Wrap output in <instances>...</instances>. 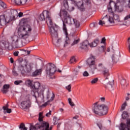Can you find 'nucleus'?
<instances>
[{
	"label": "nucleus",
	"mask_w": 130,
	"mask_h": 130,
	"mask_svg": "<svg viewBox=\"0 0 130 130\" xmlns=\"http://www.w3.org/2000/svg\"><path fill=\"white\" fill-rule=\"evenodd\" d=\"M31 32H32V27L31 26L26 25L19 27L18 33L20 38L26 40L31 35Z\"/></svg>",
	"instance_id": "nucleus-7"
},
{
	"label": "nucleus",
	"mask_w": 130,
	"mask_h": 130,
	"mask_svg": "<svg viewBox=\"0 0 130 130\" xmlns=\"http://www.w3.org/2000/svg\"><path fill=\"white\" fill-rule=\"evenodd\" d=\"M10 62H11V63H14V59L13 58H10Z\"/></svg>",
	"instance_id": "nucleus-57"
},
{
	"label": "nucleus",
	"mask_w": 130,
	"mask_h": 130,
	"mask_svg": "<svg viewBox=\"0 0 130 130\" xmlns=\"http://www.w3.org/2000/svg\"><path fill=\"white\" fill-rule=\"evenodd\" d=\"M92 110L94 114L102 116L107 114L108 106L105 104H98V102H96L93 104Z\"/></svg>",
	"instance_id": "nucleus-4"
},
{
	"label": "nucleus",
	"mask_w": 130,
	"mask_h": 130,
	"mask_svg": "<svg viewBox=\"0 0 130 130\" xmlns=\"http://www.w3.org/2000/svg\"><path fill=\"white\" fill-rule=\"evenodd\" d=\"M4 109V113H11L12 112V109H6V107H3Z\"/></svg>",
	"instance_id": "nucleus-31"
},
{
	"label": "nucleus",
	"mask_w": 130,
	"mask_h": 130,
	"mask_svg": "<svg viewBox=\"0 0 130 130\" xmlns=\"http://www.w3.org/2000/svg\"><path fill=\"white\" fill-rule=\"evenodd\" d=\"M31 90L36 100H37V98H41L42 100L44 99V95H43L44 87L43 86H40V83L38 82H35L32 85Z\"/></svg>",
	"instance_id": "nucleus-6"
},
{
	"label": "nucleus",
	"mask_w": 130,
	"mask_h": 130,
	"mask_svg": "<svg viewBox=\"0 0 130 130\" xmlns=\"http://www.w3.org/2000/svg\"><path fill=\"white\" fill-rule=\"evenodd\" d=\"M66 89L68 90L69 92H71V89H72V86L71 85H69V86L66 87Z\"/></svg>",
	"instance_id": "nucleus-50"
},
{
	"label": "nucleus",
	"mask_w": 130,
	"mask_h": 130,
	"mask_svg": "<svg viewBox=\"0 0 130 130\" xmlns=\"http://www.w3.org/2000/svg\"><path fill=\"white\" fill-rule=\"evenodd\" d=\"M51 115V111H50L48 113L46 114L47 117H49Z\"/></svg>",
	"instance_id": "nucleus-51"
},
{
	"label": "nucleus",
	"mask_w": 130,
	"mask_h": 130,
	"mask_svg": "<svg viewBox=\"0 0 130 130\" xmlns=\"http://www.w3.org/2000/svg\"><path fill=\"white\" fill-rule=\"evenodd\" d=\"M128 7L130 8V0L129 1Z\"/></svg>",
	"instance_id": "nucleus-63"
},
{
	"label": "nucleus",
	"mask_w": 130,
	"mask_h": 130,
	"mask_svg": "<svg viewBox=\"0 0 130 130\" xmlns=\"http://www.w3.org/2000/svg\"><path fill=\"white\" fill-rule=\"evenodd\" d=\"M129 40H130V37L128 38V39H127V42L128 43V50L129 52H130V42H129Z\"/></svg>",
	"instance_id": "nucleus-47"
},
{
	"label": "nucleus",
	"mask_w": 130,
	"mask_h": 130,
	"mask_svg": "<svg viewBox=\"0 0 130 130\" xmlns=\"http://www.w3.org/2000/svg\"><path fill=\"white\" fill-rule=\"evenodd\" d=\"M22 82V80H16L14 82V84L15 85H20Z\"/></svg>",
	"instance_id": "nucleus-44"
},
{
	"label": "nucleus",
	"mask_w": 130,
	"mask_h": 130,
	"mask_svg": "<svg viewBox=\"0 0 130 130\" xmlns=\"http://www.w3.org/2000/svg\"><path fill=\"white\" fill-rule=\"evenodd\" d=\"M100 101L102 103L105 102V97H102L100 99Z\"/></svg>",
	"instance_id": "nucleus-49"
},
{
	"label": "nucleus",
	"mask_w": 130,
	"mask_h": 130,
	"mask_svg": "<svg viewBox=\"0 0 130 130\" xmlns=\"http://www.w3.org/2000/svg\"><path fill=\"white\" fill-rule=\"evenodd\" d=\"M47 103H45L42 105V106L45 107V106H47Z\"/></svg>",
	"instance_id": "nucleus-58"
},
{
	"label": "nucleus",
	"mask_w": 130,
	"mask_h": 130,
	"mask_svg": "<svg viewBox=\"0 0 130 130\" xmlns=\"http://www.w3.org/2000/svg\"><path fill=\"white\" fill-rule=\"evenodd\" d=\"M128 19H130V14L124 17V21H126V20H128Z\"/></svg>",
	"instance_id": "nucleus-48"
},
{
	"label": "nucleus",
	"mask_w": 130,
	"mask_h": 130,
	"mask_svg": "<svg viewBox=\"0 0 130 130\" xmlns=\"http://www.w3.org/2000/svg\"><path fill=\"white\" fill-rule=\"evenodd\" d=\"M40 20L41 21H45L46 20V22L49 28V32L51 34L53 43L55 44L56 46H63V47H68V45L71 44V40L68 37L69 34H68V30L67 29V25L63 21V30L65 33L66 38L62 39V38H60L57 39L58 37V34L57 31L58 30V26L55 24L52 23V19L50 16V13L47 10H44L42 14H40Z\"/></svg>",
	"instance_id": "nucleus-1"
},
{
	"label": "nucleus",
	"mask_w": 130,
	"mask_h": 130,
	"mask_svg": "<svg viewBox=\"0 0 130 130\" xmlns=\"http://www.w3.org/2000/svg\"><path fill=\"white\" fill-rule=\"evenodd\" d=\"M19 128L20 130H27V128L25 126V124L21 123L19 125Z\"/></svg>",
	"instance_id": "nucleus-30"
},
{
	"label": "nucleus",
	"mask_w": 130,
	"mask_h": 130,
	"mask_svg": "<svg viewBox=\"0 0 130 130\" xmlns=\"http://www.w3.org/2000/svg\"><path fill=\"white\" fill-rule=\"evenodd\" d=\"M130 99V93H126V95L125 96V101H128Z\"/></svg>",
	"instance_id": "nucleus-41"
},
{
	"label": "nucleus",
	"mask_w": 130,
	"mask_h": 130,
	"mask_svg": "<svg viewBox=\"0 0 130 130\" xmlns=\"http://www.w3.org/2000/svg\"><path fill=\"white\" fill-rule=\"evenodd\" d=\"M107 51L108 52H109V51H110V48H108L107 50Z\"/></svg>",
	"instance_id": "nucleus-61"
},
{
	"label": "nucleus",
	"mask_w": 130,
	"mask_h": 130,
	"mask_svg": "<svg viewBox=\"0 0 130 130\" xmlns=\"http://www.w3.org/2000/svg\"><path fill=\"white\" fill-rule=\"evenodd\" d=\"M120 57V52H118L117 54H114L112 56V60L113 62H117L118 59Z\"/></svg>",
	"instance_id": "nucleus-17"
},
{
	"label": "nucleus",
	"mask_w": 130,
	"mask_h": 130,
	"mask_svg": "<svg viewBox=\"0 0 130 130\" xmlns=\"http://www.w3.org/2000/svg\"><path fill=\"white\" fill-rule=\"evenodd\" d=\"M97 26V23H92L90 24V27L91 28H95V27H96Z\"/></svg>",
	"instance_id": "nucleus-43"
},
{
	"label": "nucleus",
	"mask_w": 130,
	"mask_h": 130,
	"mask_svg": "<svg viewBox=\"0 0 130 130\" xmlns=\"http://www.w3.org/2000/svg\"><path fill=\"white\" fill-rule=\"evenodd\" d=\"M73 73L75 74V75H78L79 73H80V70L78 69H76L74 71Z\"/></svg>",
	"instance_id": "nucleus-45"
},
{
	"label": "nucleus",
	"mask_w": 130,
	"mask_h": 130,
	"mask_svg": "<svg viewBox=\"0 0 130 130\" xmlns=\"http://www.w3.org/2000/svg\"><path fill=\"white\" fill-rule=\"evenodd\" d=\"M30 51H27V54H30Z\"/></svg>",
	"instance_id": "nucleus-62"
},
{
	"label": "nucleus",
	"mask_w": 130,
	"mask_h": 130,
	"mask_svg": "<svg viewBox=\"0 0 130 130\" xmlns=\"http://www.w3.org/2000/svg\"><path fill=\"white\" fill-rule=\"evenodd\" d=\"M127 117H128V113H127V112H123L122 114V118H123V119H125Z\"/></svg>",
	"instance_id": "nucleus-29"
},
{
	"label": "nucleus",
	"mask_w": 130,
	"mask_h": 130,
	"mask_svg": "<svg viewBox=\"0 0 130 130\" xmlns=\"http://www.w3.org/2000/svg\"><path fill=\"white\" fill-rule=\"evenodd\" d=\"M114 85V83L113 81L109 82L108 83L105 85V88L107 90H109V91H113L114 90V87H113Z\"/></svg>",
	"instance_id": "nucleus-16"
},
{
	"label": "nucleus",
	"mask_w": 130,
	"mask_h": 130,
	"mask_svg": "<svg viewBox=\"0 0 130 130\" xmlns=\"http://www.w3.org/2000/svg\"><path fill=\"white\" fill-rule=\"evenodd\" d=\"M18 16H19V17H22V16H23V13L20 12L19 14H18V12H17V16H15V20H16V17H18Z\"/></svg>",
	"instance_id": "nucleus-52"
},
{
	"label": "nucleus",
	"mask_w": 130,
	"mask_h": 130,
	"mask_svg": "<svg viewBox=\"0 0 130 130\" xmlns=\"http://www.w3.org/2000/svg\"><path fill=\"white\" fill-rule=\"evenodd\" d=\"M3 107H5L6 109H8V108H9V104H8V103H7V104L6 105V106H4Z\"/></svg>",
	"instance_id": "nucleus-56"
},
{
	"label": "nucleus",
	"mask_w": 130,
	"mask_h": 130,
	"mask_svg": "<svg viewBox=\"0 0 130 130\" xmlns=\"http://www.w3.org/2000/svg\"><path fill=\"white\" fill-rule=\"evenodd\" d=\"M106 22H109L110 24H113L114 23L113 17H111V15H110L108 18L107 17V15H106L102 19V20H100L99 24L100 26H103V25H105Z\"/></svg>",
	"instance_id": "nucleus-9"
},
{
	"label": "nucleus",
	"mask_w": 130,
	"mask_h": 130,
	"mask_svg": "<svg viewBox=\"0 0 130 130\" xmlns=\"http://www.w3.org/2000/svg\"><path fill=\"white\" fill-rule=\"evenodd\" d=\"M12 74H13V76H15L16 77H17V76L19 75V74L18 73H17V71H16L15 69H13L12 70Z\"/></svg>",
	"instance_id": "nucleus-42"
},
{
	"label": "nucleus",
	"mask_w": 130,
	"mask_h": 130,
	"mask_svg": "<svg viewBox=\"0 0 130 130\" xmlns=\"http://www.w3.org/2000/svg\"><path fill=\"white\" fill-rule=\"evenodd\" d=\"M56 72V67L52 63H49L46 65V73L48 76H53Z\"/></svg>",
	"instance_id": "nucleus-8"
},
{
	"label": "nucleus",
	"mask_w": 130,
	"mask_h": 130,
	"mask_svg": "<svg viewBox=\"0 0 130 130\" xmlns=\"http://www.w3.org/2000/svg\"><path fill=\"white\" fill-rule=\"evenodd\" d=\"M79 42H80L79 39L75 40L73 43L72 44V46H73L74 45H76V44H78V43H79Z\"/></svg>",
	"instance_id": "nucleus-39"
},
{
	"label": "nucleus",
	"mask_w": 130,
	"mask_h": 130,
	"mask_svg": "<svg viewBox=\"0 0 130 130\" xmlns=\"http://www.w3.org/2000/svg\"><path fill=\"white\" fill-rule=\"evenodd\" d=\"M73 119H77V116L74 117H73Z\"/></svg>",
	"instance_id": "nucleus-64"
},
{
	"label": "nucleus",
	"mask_w": 130,
	"mask_h": 130,
	"mask_svg": "<svg viewBox=\"0 0 130 130\" xmlns=\"http://www.w3.org/2000/svg\"><path fill=\"white\" fill-rule=\"evenodd\" d=\"M100 71H102L105 77L109 76V70L107 68L103 67V64L99 63L98 65Z\"/></svg>",
	"instance_id": "nucleus-11"
},
{
	"label": "nucleus",
	"mask_w": 130,
	"mask_h": 130,
	"mask_svg": "<svg viewBox=\"0 0 130 130\" xmlns=\"http://www.w3.org/2000/svg\"><path fill=\"white\" fill-rule=\"evenodd\" d=\"M20 40L21 39L19 38L18 36H14L12 37L10 42L8 43V47H10V46H12V47H16V46L19 44V42H20Z\"/></svg>",
	"instance_id": "nucleus-10"
},
{
	"label": "nucleus",
	"mask_w": 130,
	"mask_h": 130,
	"mask_svg": "<svg viewBox=\"0 0 130 130\" xmlns=\"http://www.w3.org/2000/svg\"><path fill=\"white\" fill-rule=\"evenodd\" d=\"M0 6H1V7L3 8V9L7 8V5H6V4H5V3H4L1 0H0Z\"/></svg>",
	"instance_id": "nucleus-35"
},
{
	"label": "nucleus",
	"mask_w": 130,
	"mask_h": 130,
	"mask_svg": "<svg viewBox=\"0 0 130 130\" xmlns=\"http://www.w3.org/2000/svg\"><path fill=\"white\" fill-rule=\"evenodd\" d=\"M127 105V104L126 103V102H125L122 105L120 111H123V110H124V109H125V107H126Z\"/></svg>",
	"instance_id": "nucleus-33"
},
{
	"label": "nucleus",
	"mask_w": 130,
	"mask_h": 130,
	"mask_svg": "<svg viewBox=\"0 0 130 130\" xmlns=\"http://www.w3.org/2000/svg\"><path fill=\"white\" fill-rule=\"evenodd\" d=\"M101 49H102L103 51H105V47L102 46Z\"/></svg>",
	"instance_id": "nucleus-55"
},
{
	"label": "nucleus",
	"mask_w": 130,
	"mask_h": 130,
	"mask_svg": "<svg viewBox=\"0 0 130 130\" xmlns=\"http://www.w3.org/2000/svg\"><path fill=\"white\" fill-rule=\"evenodd\" d=\"M115 6V3L112 0H110L109 4L108 5L107 9L108 10V12L112 16L114 14L113 12V10H112V7Z\"/></svg>",
	"instance_id": "nucleus-15"
},
{
	"label": "nucleus",
	"mask_w": 130,
	"mask_h": 130,
	"mask_svg": "<svg viewBox=\"0 0 130 130\" xmlns=\"http://www.w3.org/2000/svg\"><path fill=\"white\" fill-rule=\"evenodd\" d=\"M43 70H42V68L40 69H37L35 72H34L32 73V76L33 77H37V76H40L41 74H42V71Z\"/></svg>",
	"instance_id": "nucleus-19"
},
{
	"label": "nucleus",
	"mask_w": 130,
	"mask_h": 130,
	"mask_svg": "<svg viewBox=\"0 0 130 130\" xmlns=\"http://www.w3.org/2000/svg\"><path fill=\"white\" fill-rule=\"evenodd\" d=\"M87 63L91 67V66H93V70H96L97 67L95 66V56H92L87 59Z\"/></svg>",
	"instance_id": "nucleus-14"
},
{
	"label": "nucleus",
	"mask_w": 130,
	"mask_h": 130,
	"mask_svg": "<svg viewBox=\"0 0 130 130\" xmlns=\"http://www.w3.org/2000/svg\"><path fill=\"white\" fill-rule=\"evenodd\" d=\"M60 126V123H59L57 124V128H59Z\"/></svg>",
	"instance_id": "nucleus-59"
},
{
	"label": "nucleus",
	"mask_w": 130,
	"mask_h": 130,
	"mask_svg": "<svg viewBox=\"0 0 130 130\" xmlns=\"http://www.w3.org/2000/svg\"><path fill=\"white\" fill-rule=\"evenodd\" d=\"M89 46V42L88 41H84L81 46V48L82 49H87Z\"/></svg>",
	"instance_id": "nucleus-21"
},
{
	"label": "nucleus",
	"mask_w": 130,
	"mask_h": 130,
	"mask_svg": "<svg viewBox=\"0 0 130 130\" xmlns=\"http://www.w3.org/2000/svg\"><path fill=\"white\" fill-rule=\"evenodd\" d=\"M34 63L30 62L27 64L26 61L22 60L19 63L17 70L19 73H20L22 76H25L27 73H30L33 69Z\"/></svg>",
	"instance_id": "nucleus-5"
},
{
	"label": "nucleus",
	"mask_w": 130,
	"mask_h": 130,
	"mask_svg": "<svg viewBox=\"0 0 130 130\" xmlns=\"http://www.w3.org/2000/svg\"><path fill=\"white\" fill-rule=\"evenodd\" d=\"M9 89H10V85L5 84L3 86V89H2V92L3 94H7L9 92Z\"/></svg>",
	"instance_id": "nucleus-20"
},
{
	"label": "nucleus",
	"mask_w": 130,
	"mask_h": 130,
	"mask_svg": "<svg viewBox=\"0 0 130 130\" xmlns=\"http://www.w3.org/2000/svg\"><path fill=\"white\" fill-rule=\"evenodd\" d=\"M105 41H106L105 38H103L102 39V43H105Z\"/></svg>",
	"instance_id": "nucleus-54"
},
{
	"label": "nucleus",
	"mask_w": 130,
	"mask_h": 130,
	"mask_svg": "<svg viewBox=\"0 0 130 130\" xmlns=\"http://www.w3.org/2000/svg\"><path fill=\"white\" fill-rule=\"evenodd\" d=\"M76 61H77V60H76V58H75V57H72L70 61V63H75V62H76Z\"/></svg>",
	"instance_id": "nucleus-36"
},
{
	"label": "nucleus",
	"mask_w": 130,
	"mask_h": 130,
	"mask_svg": "<svg viewBox=\"0 0 130 130\" xmlns=\"http://www.w3.org/2000/svg\"><path fill=\"white\" fill-rule=\"evenodd\" d=\"M83 77H88L89 76V73L87 71H85L83 74Z\"/></svg>",
	"instance_id": "nucleus-46"
},
{
	"label": "nucleus",
	"mask_w": 130,
	"mask_h": 130,
	"mask_svg": "<svg viewBox=\"0 0 130 130\" xmlns=\"http://www.w3.org/2000/svg\"><path fill=\"white\" fill-rule=\"evenodd\" d=\"M120 130H130V119H127L126 124L121 123L119 127Z\"/></svg>",
	"instance_id": "nucleus-13"
},
{
	"label": "nucleus",
	"mask_w": 130,
	"mask_h": 130,
	"mask_svg": "<svg viewBox=\"0 0 130 130\" xmlns=\"http://www.w3.org/2000/svg\"><path fill=\"white\" fill-rule=\"evenodd\" d=\"M43 112H40L39 114V120L40 122L43 121Z\"/></svg>",
	"instance_id": "nucleus-32"
},
{
	"label": "nucleus",
	"mask_w": 130,
	"mask_h": 130,
	"mask_svg": "<svg viewBox=\"0 0 130 130\" xmlns=\"http://www.w3.org/2000/svg\"><path fill=\"white\" fill-rule=\"evenodd\" d=\"M18 54H19V51H15L14 53V56H18Z\"/></svg>",
	"instance_id": "nucleus-53"
},
{
	"label": "nucleus",
	"mask_w": 130,
	"mask_h": 130,
	"mask_svg": "<svg viewBox=\"0 0 130 130\" xmlns=\"http://www.w3.org/2000/svg\"><path fill=\"white\" fill-rule=\"evenodd\" d=\"M98 126H99L100 129H102V128L103 127V125H102V122H99L97 123Z\"/></svg>",
	"instance_id": "nucleus-37"
},
{
	"label": "nucleus",
	"mask_w": 130,
	"mask_h": 130,
	"mask_svg": "<svg viewBox=\"0 0 130 130\" xmlns=\"http://www.w3.org/2000/svg\"><path fill=\"white\" fill-rule=\"evenodd\" d=\"M73 22L74 23L75 26L76 28H79V27H80V22L78 21V20L74 19Z\"/></svg>",
	"instance_id": "nucleus-34"
},
{
	"label": "nucleus",
	"mask_w": 130,
	"mask_h": 130,
	"mask_svg": "<svg viewBox=\"0 0 130 130\" xmlns=\"http://www.w3.org/2000/svg\"><path fill=\"white\" fill-rule=\"evenodd\" d=\"M98 82V78H95L94 79H93L91 81V84H96V83H97Z\"/></svg>",
	"instance_id": "nucleus-40"
},
{
	"label": "nucleus",
	"mask_w": 130,
	"mask_h": 130,
	"mask_svg": "<svg viewBox=\"0 0 130 130\" xmlns=\"http://www.w3.org/2000/svg\"><path fill=\"white\" fill-rule=\"evenodd\" d=\"M114 7H115L116 12H117L118 13H121V12H122V11H123L122 7H121V6H117L116 3L115 6Z\"/></svg>",
	"instance_id": "nucleus-25"
},
{
	"label": "nucleus",
	"mask_w": 130,
	"mask_h": 130,
	"mask_svg": "<svg viewBox=\"0 0 130 130\" xmlns=\"http://www.w3.org/2000/svg\"><path fill=\"white\" fill-rule=\"evenodd\" d=\"M63 4L65 9L64 10L60 11L59 16L60 17L63 16L66 19L70 17V15L66 10L72 12L75 10V6H77L80 9V11H84L85 6L89 5L90 1L89 0H64Z\"/></svg>",
	"instance_id": "nucleus-2"
},
{
	"label": "nucleus",
	"mask_w": 130,
	"mask_h": 130,
	"mask_svg": "<svg viewBox=\"0 0 130 130\" xmlns=\"http://www.w3.org/2000/svg\"><path fill=\"white\" fill-rule=\"evenodd\" d=\"M25 84L27 86H28V87H30V88L32 89V88L33 87V83L32 82V81L30 80H27L25 82Z\"/></svg>",
	"instance_id": "nucleus-27"
},
{
	"label": "nucleus",
	"mask_w": 130,
	"mask_h": 130,
	"mask_svg": "<svg viewBox=\"0 0 130 130\" xmlns=\"http://www.w3.org/2000/svg\"><path fill=\"white\" fill-rule=\"evenodd\" d=\"M121 85L122 87H124V88H127V86L129 85V83L128 82H126V80L125 79H122L121 81Z\"/></svg>",
	"instance_id": "nucleus-24"
},
{
	"label": "nucleus",
	"mask_w": 130,
	"mask_h": 130,
	"mask_svg": "<svg viewBox=\"0 0 130 130\" xmlns=\"http://www.w3.org/2000/svg\"><path fill=\"white\" fill-rule=\"evenodd\" d=\"M16 5H25L28 2V0H14Z\"/></svg>",
	"instance_id": "nucleus-22"
},
{
	"label": "nucleus",
	"mask_w": 130,
	"mask_h": 130,
	"mask_svg": "<svg viewBox=\"0 0 130 130\" xmlns=\"http://www.w3.org/2000/svg\"><path fill=\"white\" fill-rule=\"evenodd\" d=\"M21 106L23 109H28L31 107V101L29 99L23 101L21 103Z\"/></svg>",
	"instance_id": "nucleus-12"
},
{
	"label": "nucleus",
	"mask_w": 130,
	"mask_h": 130,
	"mask_svg": "<svg viewBox=\"0 0 130 130\" xmlns=\"http://www.w3.org/2000/svg\"><path fill=\"white\" fill-rule=\"evenodd\" d=\"M7 13H10V15L8 14L3 15L0 16V24L1 26H6L8 23L15 21L16 17L18 16V11L15 10H8L7 11Z\"/></svg>",
	"instance_id": "nucleus-3"
},
{
	"label": "nucleus",
	"mask_w": 130,
	"mask_h": 130,
	"mask_svg": "<svg viewBox=\"0 0 130 130\" xmlns=\"http://www.w3.org/2000/svg\"><path fill=\"white\" fill-rule=\"evenodd\" d=\"M68 101H69V103L70 104V105H71V106H74L75 104H74V102H73L72 101V99L69 98L68 99Z\"/></svg>",
	"instance_id": "nucleus-38"
},
{
	"label": "nucleus",
	"mask_w": 130,
	"mask_h": 130,
	"mask_svg": "<svg viewBox=\"0 0 130 130\" xmlns=\"http://www.w3.org/2000/svg\"><path fill=\"white\" fill-rule=\"evenodd\" d=\"M112 18H113V20L115 21H117V22H120V19L119 18V16L118 15L116 14H113L111 16Z\"/></svg>",
	"instance_id": "nucleus-28"
},
{
	"label": "nucleus",
	"mask_w": 130,
	"mask_h": 130,
	"mask_svg": "<svg viewBox=\"0 0 130 130\" xmlns=\"http://www.w3.org/2000/svg\"><path fill=\"white\" fill-rule=\"evenodd\" d=\"M47 99L49 100L48 102H51L53 101L54 98L55 97V95L53 93H50L49 92H47Z\"/></svg>",
	"instance_id": "nucleus-18"
},
{
	"label": "nucleus",
	"mask_w": 130,
	"mask_h": 130,
	"mask_svg": "<svg viewBox=\"0 0 130 130\" xmlns=\"http://www.w3.org/2000/svg\"><path fill=\"white\" fill-rule=\"evenodd\" d=\"M99 43V39H96L94 40L93 42H92V43L90 44L89 45L90 47H96V46L98 45Z\"/></svg>",
	"instance_id": "nucleus-23"
},
{
	"label": "nucleus",
	"mask_w": 130,
	"mask_h": 130,
	"mask_svg": "<svg viewBox=\"0 0 130 130\" xmlns=\"http://www.w3.org/2000/svg\"><path fill=\"white\" fill-rule=\"evenodd\" d=\"M60 111H61V112H62V111H63V109L61 108L59 109Z\"/></svg>",
	"instance_id": "nucleus-60"
},
{
	"label": "nucleus",
	"mask_w": 130,
	"mask_h": 130,
	"mask_svg": "<svg viewBox=\"0 0 130 130\" xmlns=\"http://www.w3.org/2000/svg\"><path fill=\"white\" fill-rule=\"evenodd\" d=\"M66 22L68 24H72L73 22L75 20V19L70 17V15L69 17H66Z\"/></svg>",
	"instance_id": "nucleus-26"
}]
</instances>
